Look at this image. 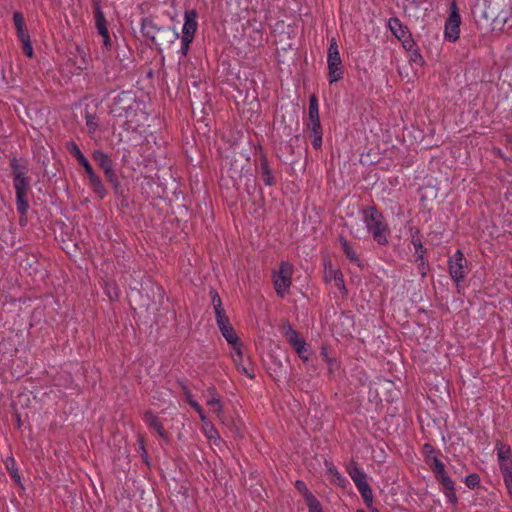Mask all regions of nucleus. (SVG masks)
I'll return each mask as SVG.
<instances>
[{
  "label": "nucleus",
  "instance_id": "nucleus-39",
  "mask_svg": "<svg viewBox=\"0 0 512 512\" xmlns=\"http://www.w3.org/2000/svg\"><path fill=\"white\" fill-rule=\"evenodd\" d=\"M443 493L447 499V502L451 505H456L457 502H458V498H457V495H456V490H455V487L453 488H450V489H445L443 490Z\"/></svg>",
  "mask_w": 512,
  "mask_h": 512
},
{
  "label": "nucleus",
  "instance_id": "nucleus-56",
  "mask_svg": "<svg viewBox=\"0 0 512 512\" xmlns=\"http://www.w3.org/2000/svg\"><path fill=\"white\" fill-rule=\"evenodd\" d=\"M186 396H187L188 404L192 407V403L197 402V401L193 399V397L189 391L186 392Z\"/></svg>",
  "mask_w": 512,
  "mask_h": 512
},
{
  "label": "nucleus",
  "instance_id": "nucleus-33",
  "mask_svg": "<svg viewBox=\"0 0 512 512\" xmlns=\"http://www.w3.org/2000/svg\"><path fill=\"white\" fill-rule=\"evenodd\" d=\"M104 290L110 300H117L119 298V289L115 283H106Z\"/></svg>",
  "mask_w": 512,
  "mask_h": 512
},
{
  "label": "nucleus",
  "instance_id": "nucleus-47",
  "mask_svg": "<svg viewBox=\"0 0 512 512\" xmlns=\"http://www.w3.org/2000/svg\"><path fill=\"white\" fill-rule=\"evenodd\" d=\"M417 260H419V264H418V271L419 273L421 274L422 277L426 276L427 274V270H428V262L427 260L425 259V257L423 258H417Z\"/></svg>",
  "mask_w": 512,
  "mask_h": 512
},
{
  "label": "nucleus",
  "instance_id": "nucleus-13",
  "mask_svg": "<svg viewBox=\"0 0 512 512\" xmlns=\"http://www.w3.org/2000/svg\"><path fill=\"white\" fill-rule=\"evenodd\" d=\"M143 419L148 427L153 429L161 439H163L165 442H169V433L164 429L162 422L156 414H154L152 411H147L144 414Z\"/></svg>",
  "mask_w": 512,
  "mask_h": 512
},
{
  "label": "nucleus",
  "instance_id": "nucleus-59",
  "mask_svg": "<svg viewBox=\"0 0 512 512\" xmlns=\"http://www.w3.org/2000/svg\"><path fill=\"white\" fill-rule=\"evenodd\" d=\"M246 191H247L249 194H251V189H250V188H248V186L246 187Z\"/></svg>",
  "mask_w": 512,
  "mask_h": 512
},
{
  "label": "nucleus",
  "instance_id": "nucleus-41",
  "mask_svg": "<svg viewBox=\"0 0 512 512\" xmlns=\"http://www.w3.org/2000/svg\"><path fill=\"white\" fill-rule=\"evenodd\" d=\"M192 41H193L192 38L181 37V47L178 50V53H180L182 56H186L189 51L190 44L192 43Z\"/></svg>",
  "mask_w": 512,
  "mask_h": 512
},
{
  "label": "nucleus",
  "instance_id": "nucleus-16",
  "mask_svg": "<svg viewBox=\"0 0 512 512\" xmlns=\"http://www.w3.org/2000/svg\"><path fill=\"white\" fill-rule=\"evenodd\" d=\"M347 473L353 480L356 487H359L367 482V475L364 470L355 462H351L347 467Z\"/></svg>",
  "mask_w": 512,
  "mask_h": 512
},
{
  "label": "nucleus",
  "instance_id": "nucleus-20",
  "mask_svg": "<svg viewBox=\"0 0 512 512\" xmlns=\"http://www.w3.org/2000/svg\"><path fill=\"white\" fill-rule=\"evenodd\" d=\"M339 242H340L341 248H342L345 256L347 257V259L351 263H354L357 266H361V260L358 257V255H357L356 251L354 250L353 246L349 243V241L345 237L340 236L339 237Z\"/></svg>",
  "mask_w": 512,
  "mask_h": 512
},
{
  "label": "nucleus",
  "instance_id": "nucleus-5",
  "mask_svg": "<svg viewBox=\"0 0 512 512\" xmlns=\"http://www.w3.org/2000/svg\"><path fill=\"white\" fill-rule=\"evenodd\" d=\"M294 267L287 261L279 264L278 270L272 272L274 289L278 297L284 298L290 291Z\"/></svg>",
  "mask_w": 512,
  "mask_h": 512
},
{
  "label": "nucleus",
  "instance_id": "nucleus-8",
  "mask_svg": "<svg viewBox=\"0 0 512 512\" xmlns=\"http://www.w3.org/2000/svg\"><path fill=\"white\" fill-rule=\"evenodd\" d=\"M450 9V15L445 22L444 37L450 42H455L459 39L461 24V16L455 0L451 3Z\"/></svg>",
  "mask_w": 512,
  "mask_h": 512
},
{
  "label": "nucleus",
  "instance_id": "nucleus-17",
  "mask_svg": "<svg viewBox=\"0 0 512 512\" xmlns=\"http://www.w3.org/2000/svg\"><path fill=\"white\" fill-rule=\"evenodd\" d=\"M387 26L398 40H401L402 38H405L406 35L410 34L408 27L404 25L398 17H391L388 20Z\"/></svg>",
  "mask_w": 512,
  "mask_h": 512
},
{
  "label": "nucleus",
  "instance_id": "nucleus-61",
  "mask_svg": "<svg viewBox=\"0 0 512 512\" xmlns=\"http://www.w3.org/2000/svg\"><path fill=\"white\" fill-rule=\"evenodd\" d=\"M17 424H18V426H20V425H21V420H20V418H18Z\"/></svg>",
  "mask_w": 512,
  "mask_h": 512
},
{
  "label": "nucleus",
  "instance_id": "nucleus-2",
  "mask_svg": "<svg viewBox=\"0 0 512 512\" xmlns=\"http://www.w3.org/2000/svg\"><path fill=\"white\" fill-rule=\"evenodd\" d=\"M361 217L373 240L378 245L388 246L391 230L382 212L374 205L368 206L361 210Z\"/></svg>",
  "mask_w": 512,
  "mask_h": 512
},
{
  "label": "nucleus",
  "instance_id": "nucleus-6",
  "mask_svg": "<svg viewBox=\"0 0 512 512\" xmlns=\"http://www.w3.org/2000/svg\"><path fill=\"white\" fill-rule=\"evenodd\" d=\"M327 67L328 80L330 84L336 83L343 78L344 68L342 65L338 44L334 37L330 40L329 48L327 51Z\"/></svg>",
  "mask_w": 512,
  "mask_h": 512
},
{
  "label": "nucleus",
  "instance_id": "nucleus-24",
  "mask_svg": "<svg viewBox=\"0 0 512 512\" xmlns=\"http://www.w3.org/2000/svg\"><path fill=\"white\" fill-rule=\"evenodd\" d=\"M359 493L361 494L366 506L372 511L373 506V492L368 483H365L359 487H357Z\"/></svg>",
  "mask_w": 512,
  "mask_h": 512
},
{
  "label": "nucleus",
  "instance_id": "nucleus-29",
  "mask_svg": "<svg viewBox=\"0 0 512 512\" xmlns=\"http://www.w3.org/2000/svg\"><path fill=\"white\" fill-rule=\"evenodd\" d=\"M285 336L292 347L296 346L299 342L304 341V339L299 337L298 332L290 325H288L285 329Z\"/></svg>",
  "mask_w": 512,
  "mask_h": 512
},
{
  "label": "nucleus",
  "instance_id": "nucleus-19",
  "mask_svg": "<svg viewBox=\"0 0 512 512\" xmlns=\"http://www.w3.org/2000/svg\"><path fill=\"white\" fill-rule=\"evenodd\" d=\"M325 280L327 282L334 281L335 286L338 289L345 290V283L343 274L339 269H334L332 265H329L325 270Z\"/></svg>",
  "mask_w": 512,
  "mask_h": 512
},
{
  "label": "nucleus",
  "instance_id": "nucleus-26",
  "mask_svg": "<svg viewBox=\"0 0 512 512\" xmlns=\"http://www.w3.org/2000/svg\"><path fill=\"white\" fill-rule=\"evenodd\" d=\"M104 174H105L108 182L113 186L115 192L118 193L121 189V184H120L119 178H118L116 172L114 171L113 167L110 169H106L104 171Z\"/></svg>",
  "mask_w": 512,
  "mask_h": 512
},
{
  "label": "nucleus",
  "instance_id": "nucleus-32",
  "mask_svg": "<svg viewBox=\"0 0 512 512\" xmlns=\"http://www.w3.org/2000/svg\"><path fill=\"white\" fill-rule=\"evenodd\" d=\"M6 468L9 471L10 476L16 481H20V475L18 473V469L16 468V463L13 458H8L6 460Z\"/></svg>",
  "mask_w": 512,
  "mask_h": 512
},
{
  "label": "nucleus",
  "instance_id": "nucleus-4",
  "mask_svg": "<svg viewBox=\"0 0 512 512\" xmlns=\"http://www.w3.org/2000/svg\"><path fill=\"white\" fill-rule=\"evenodd\" d=\"M495 449L505 487L508 493L512 495V449L509 445L500 441L496 443Z\"/></svg>",
  "mask_w": 512,
  "mask_h": 512
},
{
  "label": "nucleus",
  "instance_id": "nucleus-28",
  "mask_svg": "<svg viewBox=\"0 0 512 512\" xmlns=\"http://www.w3.org/2000/svg\"><path fill=\"white\" fill-rule=\"evenodd\" d=\"M206 404L210 407L213 413L217 414V416L220 417L223 411V404L219 397L212 395V397L206 401Z\"/></svg>",
  "mask_w": 512,
  "mask_h": 512
},
{
  "label": "nucleus",
  "instance_id": "nucleus-10",
  "mask_svg": "<svg viewBox=\"0 0 512 512\" xmlns=\"http://www.w3.org/2000/svg\"><path fill=\"white\" fill-rule=\"evenodd\" d=\"M77 161L84 168L93 192L97 194L101 199L105 198L107 195V190L103 185L101 178L95 173L88 159L84 156Z\"/></svg>",
  "mask_w": 512,
  "mask_h": 512
},
{
  "label": "nucleus",
  "instance_id": "nucleus-48",
  "mask_svg": "<svg viewBox=\"0 0 512 512\" xmlns=\"http://www.w3.org/2000/svg\"><path fill=\"white\" fill-rule=\"evenodd\" d=\"M216 323H217L218 328L220 330L225 328V327H227V326H229V325H231L230 321H229V318L226 315L217 317L216 318Z\"/></svg>",
  "mask_w": 512,
  "mask_h": 512
},
{
  "label": "nucleus",
  "instance_id": "nucleus-57",
  "mask_svg": "<svg viewBox=\"0 0 512 512\" xmlns=\"http://www.w3.org/2000/svg\"><path fill=\"white\" fill-rule=\"evenodd\" d=\"M157 40L161 43V45L164 44V42H168L166 35H161V36L157 35Z\"/></svg>",
  "mask_w": 512,
  "mask_h": 512
},
{
  "label": "nucleus",
  "instance_id": "nucleus-11",
  "mask_svg": "<svg viewBox=\"0 0 512 512\" xmlns=\"http://www.w3.org/2000/svg\"><path fill=\"white\" fill-rule=\"evenodd\" d=\"M232 360L238 371L250 379L255 377V369L249 358H245L241 348H235L231 352Z\"/></svg>",
  "mask_w": 512,
  "mask_h": 512
},
{
  "label": "nucleus",
  "instance_id": "nucleus-30",
  "mask_svg": "<svg viewBox=\"0 0 512 512\" xmlns=\"http://www.w3.org/2000/svg\"><path fill=\"white\" fill-rule=\"evenodd\" d=\"M430 462L431 470L435 474L436 479L446 474L445 465L439 458H435L433 461Z\"/></svg>",
  "mask_w": 512,
  "mask_h": 512
},
{
  "label": "nucleus",
  "instance_id": "nucleus-42",
  "mask_svg": "<svg viewBox=\"0 0 512 512\" xmlns=\"http://www.w3.org/2000/svg\"><path fill=\"white\" fill-rule=\"evenodd\" d=\"M13 21H14V25H15L16 30H21V28L25 27L24 17H23V14L21 12L16 11L13 14Z\"/></svg>",
  "mask_w": 512,
  "mask_h": 512
},
{
  "label": "nucleus",
  "instance_id": "nucleus-3",
  "mask_svg": "<svg viewBox=\"0 0 512 512\" xmlns=\"http://www.w3.org/2000/svg\"><path fill=\"white\" fill-rule=\"evenodd\" d=\"M10 167L16 194L17 212L21 216H26L29 210L28 194L30 192V179L27 176L28 170L17 158L11 160Z\"/></svg>",
  "mask_w": 512,
  "mask_h": 512
},
{
  "label": "nucleus",
  "instance_id": "nucleus-44",
  "mask_svg": "<svg viewBox=\"0 0 512 512\" xmlns=\"http://www.w3.org/2000/svg\"><path fill=\"white\" fill-rule=\"evenodd\" d=\"M209 294L211 297V303H212L213 308L222 305V300H221L218 292L215 289H213V288L210 289Z\"/></svg>",
  "mask_w": 512,
  "mask_h": 512
},
{
  "label": "nucleus",
  "instance_id": "nucleus-37",
  "mask_svg": "<svg viewBox=\"0 0 512 512\" xmlns=\"http://www.w3.org/2000/svg\"><path fill=\"white\" fill-rule=\"evenodd\" d=\"M305 503L309 512H323L321 504L315 496L306 500Z\"/></svg>",
  "mask_w": 512,
  "mask_h": 512
},
{
  "label": "nucleus",
  "instance_id": "nucleus-43",
  "mask_svg": "<svg viewBox=\"0 0 512 512\" xmlns=\"http://www.w3.org/2000/svg\"><path fill=\"white\" fill-rule=\"evenodd\" d=\"M437 480L442 484L443 490L450 489L454 487V482L452 479L446 474L442 475L441 477L437 478Z\"/></svg>",
  "mask_w": 512,
  "mask_h": 512
},
{
  "label": "nucleus",
  "instance_id": "nucleus-7",
  "mask_svg": "<svg viewBox=\"0 0 512 512\" xmlns=\"http://www.w3.org/2000/svg\"><path fill=\"white\" fill-rule=\"evenodd\" d=\"M141 32L146 38L151 39V41L157 46L161 45L157 40V35H166L168 43H173L179 37V33L176 30L171 27H157V25L148 18L142 20Z\"/></svg>",
  "mask_w": 512,
  "mask_h": 512
},
{
  "label": "nucleus",
  "instance_id": "nucleus-31",
  "mask_svg": "<svg viewBox=\"0 0 512 512\" xmlns=\"http://www.w3.org/2000/svg\"><path fill=\"white\" fill-rule=\"evenodd\" d=\"M293 348L295 349V351L297 352L298 356L303 360V361H308L309 360V350H308V347H307V344L304 341H301L299 342L296 346H293Z\"/></svg>",
  "mask_w": 512,
  "mask_h": 512
},
{
  "label": "nucleus",
  "instance_id": "nucleus-52",
  "mask_svg": "<svg viewBox=\"0 0 512 512\" xmlns=\"http://www.w3.org/2000/svg\"><path fill=\"white\" fill-rule=\"evenodd\" d=\"M214 312H215V317L216 318L219 317V316L226 315L225 309H224L223 305L218 306V307H214Z\"/></svg>",
  "mask_w": 512,
  "mask_h": 512
},
{
  "label": "nucleus",
  "instance_id": "nucleus-36",
  "mask_svg": "<svg viewBox=\"0 0 512 512\" xmlns=\"http://www.w3.org/2000/svg\"><path fill=\"white\" fill-rule=\"evenodd\" d=\"M66 147L71 155L76 158V160L84 157V154L81 152L80 148L74 141L67 142Z\"/></svg>",
  "mask_w": 512,
  "mask_h": 512
},
{
  "label": "nucleus",
  "instance_id": "nucleus-53",
  "mask_svg": "<svg viewBox=\"0 0 512 512\" xmlns=\"http://www.w3.org/2000/svg\"><path fill=\"white\" fill-rule=\"evenodd\" d=\"M321 355H322V357H323L325 362L327 361V358H330L329 355H328L327 348L325 346L321 347Z\"/></svg>",
  "mask_w": 512,
  "mask_h": 512
},
{
  "label": "nucleus",
  "instance_id": "nucleus-1",
  "mask_svg": "<svg viewBox=\"0 0 512 512\" xmlns=\"http://www.w3.org/2000/svg\"><path fill=\"white\" fill-rule=\"evenodd\" d=\"M109 114L127 132H136L147 120L145 104L133 91H122L112 99Z\"/></svg>",
  "mask_w": 512,
  "mask_h": 512
},
{
  "label": "nucleus",
  "instance_id": "nucleus-21",
  "mask_svg": "<svg viewBox=\"0 0 512 512\" xmlns=\"http://www.w3.org/2000/svg\"><path fill=\"white\" fill-rule=\"evenodd\" d=\"M92 158L103 171L113 167L112 160L109 155L101 150H95L92 154Z\"/></svg>",
  "mask_w": 512,
  "mask_h": 512
},
{
  "label": "nucleus",
  "instance_id": "nucleus-38",
  "mask_svg": "<svg viewBox=\"0 0 512 512\" xmlns=\"http://www.w3.org/2000/svg\"><path fill=\"white\" fill-rule=\"evenodd\" d=\"M400 41L402 43L403 48L408 52H411L417 48V45L413 40L411 33L406 35L405 38H402Z\"/></svg>",
  "mask_w": 512,
  "mask_h": 512
},
{
  "label": "nucleus",
  "instance_id": "nucleus-34",
  "mask_svg": "<svg viewBox=\"0 0 512 512\" xmlns=\"http://www.w3.org/2000/svg\"><path fill=\"white\" fill-rule=\"evenodd\" d=\"M295 488L302 494L305 501L314 496L307 488L306 483L302 480H297L295 482Z\"/></svg>",
  "mask_w": 512,
  "mask_h": 512
},
{
  "label": "nucleus",
  "instance_id": "nucleus-14",
  "mask_svg": "<svg viewBox=\"0 0 512 512\" xmlns=\"http://www.w3.org/2000/svg\"><path fill=\"white\" fill-rule=\"evenodd\" d=\"M198 27L197 12L195 9L186 10L184 13V24L182 27V37L194 39Z\"/></svg>",
  "mask_w": 512,
  "mask_h": 512
},
{
  "label": "nucleus",
  "instance_id": "nucleus-60",
  "mask_svg": "<svg viewBox=\"0 0 512 512\" xmlns=\"http://www.w3.org/2000/svg\"><path fill=\"white\" fill-rule=\"evenodd\" d=\"M372 512H380L377 508H372Z\"/></svg>",
  "mask_w": 512,
  "mask_h": 512
},
{
  "label": "nucleus",
  "instance_id": "nucleus-50",
  "mask_svg": "<svg viewBox=\"0 0 512 512\" xmlns=\"http://www.w3.org/2000/svg\"><path fill=\"white\" fill-rule=\"evenodd\" d=\"M192 408L198 413L201 421L205 422L206 416H205L204 410L202 409L200 404L198 402H194V403H192Z\"/></svg>",
  "mask_w": 512,
  "mask_h": 512
},
{
  "label": "nucleus",
  "instance_id": "nucleus-9",
  "mask_svg": "<svg viewBox=\"0 0 512 512\" xmlns=\"http://www.w3.org/2000/svg\"><path fill=\"white\" fill-rule=\"evenodd\" d=\"M466 265L467 261L464 258V255L461 250H457L452 257L448 260V268H449V274L451 278L456 282L459 283L462 281L466 274Z\"/></svg>",
  "mask_w": 512,
  "mask_h": 512
},
{
  "label": "nucleus",
  "instance_id": "nucleus-49",
  "mask_svg": "<svg viewBox=\"0 0 512 512\" xmlns=\"http://www.w3.org/2000/svg\"><path fill=\"white\" fill-rule=\"evenodd\" d=\"M23 44V52L29 58L33 57V47L31 45V40L22 42Z\"/></svg>",
  "mask_w": 512,
  "mask_h": 512
},
{
  "label": "nucleus",
  "instance_id": "nucleus-54",
  "mask_svg": "<svg viewBox=\"0 0 512 512\" xmlns=\"http://www.w3.org/2000/svg\"><path fill=\"white\" fill-rule=\"evenodd\" d=\"M216 436H218V432L214 428H211L210 431L207 433V437L209 439H213Z\"/></svg>",
  "mask_w": 512,
  "mask_h": 512
},
{
  "label": "nucleus",
  "instance_id": "nucleus-55",
  "mask_svg": "<svg viewBox=\"0 0 512 512\" xmlns=\"http://www.w3.org/2000/svg\"><path fill=\"white\" fill-rule=\"evenodd\" d=\"M186 396H187L188 404L192 407V403L197 402V401L193 399V397L189 391L186 392Z\"/></svg>",
  "mask_w": 512,
  "mask_h": 512
},
{
  "label": "nucleus",
  "instance_id": "nucleus-51",
  "mask_svg": "<svg viewBox=\"0 0 512 512\" xmlns=\"http://www.w3.org/2000/svg\"><path fill=\"white\" fill-rule=\"evenodd\" d=\"M17 36L21 42L30 40L29 33L26 31L25 27L21 28V30H16Z\"/></svg>",
  "mask_w": 512,
  "mask_h": 512
},
{
  "label": "nucleus",
  "instance_id": "nucleus-35",
  "mask_svg": "<svg viewBox=\"0 0 512 512\" xmlns=\"http://www.w3.org/2000/svg\"><path fill=\"white\" fill-rule=\"evenodd\" d=\"M422 450H423V454L427 461L430 462V461H433L435 458H438L437 452L431 444L425 443L423 445Z\"/></svg>",
  "mask_w": 512,
  "mask_h": 512
},
{
  "label": "nucleus",
  "instance_id": "nucleus-12",
  "mask_svg": "<svg viewBox=\"0 0 512 512\" xmlns=\"http://www.w3.org/2000/svg\"><path fill=\"white\" fill-rule=\"evenodd\" d=\"M93 7L95 13L96 28L98 33L102 36L104 44L107 46L110 44V36L104 13L100 7V0H93Z\"/></svg>",
  "mask_w": 512,
  "mask_h": 512
},
{
  "label": "nucleus",
  "instance_id": "nucleus-58",
  "mask_svg": "<svg viewBox=\"0 0 512 512\" xmlns=\"http://www.w3.org/2000/svg\"><path fill=\"white\" fill-rule=\"evenodd\" d=\"M330 472L334 473L335 475H338L339 479L341 478V476L339 475V473L336 469H334V470L330 469Z\"/></svg>",
  "mask_w": 512,
  "mask_h": 512
},
{
  "label": "nucleus",
  "instance_id": "nucleus-45",
  "mask_svg": "<svg viewBox=\"0 0 512 512\" xmlns=\"http://www.w3.org/2000/svg\"><path fill=\"white\" fill-rule=\"evenodd\" d=\"M326 364L328 366V371L330 374H334L339 370L340 365L338 361L334 358H327Z\"/></svg>",
  "mask_w": 512,
  "mask_h": 512
},
{
  "label": "nucleus",
  "instance_id": "nucleus-27",
  "mask_svg": "<svg viewBox=\"0 0 512 512\" xmlns=\"http://www.w3.org/2000/svg\"><path fill=\"white\" fill-rule=\"evenodd\" d=\"M418 234H419V230L416 229L415 233L412 234V244L414 246L415 255L417 256V258H423L426 253V248L423 246L421 240L416 237V235H418Z\"/></svg>",
  "mask_w": 512,
  "mask_h": 512
},
{
  "label": "nucleus",
  "instance_id": "nucleus-46",
  "mask_svg": "<svg viewBox=\"0 0 512 512\" xmlns=\"http://www.w3.org/2000/svg\"><path fill=\"white\" fill-rule=\"evenodd\" d=\"M410 53H411L410 59L412 62H414L418 65H423L424 59H423L421 53L419 52L418 48L414 49Z\"/></svg>",
  "mask_w": 512,
  "mask_h": 512
},
{
  "label": "nucleus",
  "instance_id": "nucleus-23",
  "mask_svg": "<svg viewBox=\"0 0 512 512\" xmlns=\"http://www.w3.org/2000/svg\"><path fill=\"white\" fill-rule=\"evenodd\" d=\"M320 121L319 104L315 95L309 97L308 122Z\"/></svg>",
  "mask_w": 512,
  "mask_h": 512
},
{
  "label": "nucleus",
  "instance_id": "nucleus-40",
  "mask_svg": "<svg viewBox=\"0 0 512 512\" xmlns=\"http://www.w3.org/2000/svg\"><path fill=\"white\" fill-rule=\"evenodd\" d=\"M479 483H480V477L476 473H472V474L466 476V478H465V484L471 489L477 487L479 485Z\"/></svg>",
  "mask_w": 512,
  "mask_h": 512
},
{
  "label": "nucleus",
  "instance_id": "nucleus-25",
  "mask_svg": "<svg viewBox=\"0 0 512 512\" xmlns=\"http://www.w3.org/2000/svg\"><path fill=\"white\" fill-rule=\"evenodd\" d=\"M85 123L90 135L96 133L99 129V118L95 113L86 112Z\"/></svg>",
  "mask_w": 512,
  "mask_h": 512
},
{
  "label": "nucleus",
  "instance_id": "nucleus-18",
  "mask_svg": "<svg viewBox=\"0 0 512 512\" xmlns=\"http://www.w3.org/2000/svg\"><path fill=\"white\" fill-rule=\"evenodd\" d=\"M259 173L265 185L272 186L275 184V178L271 168L269 167L267 158L265 155H261L259 164Z\"/></svg>",
  "mask_w": 512,
  "mask_h": 512
},
{
  "label": "nucleus",
  "instance_id": "nucleus-62",
  "mask_svg": "<svg viewBox=\"0 0 512 512\" xmlns=\"http://www.w3.org/2000/svg\"><path fill=\"white\" fill-rule=\"evenodd\" d=\"M356 512H365V511H364V510H362V509H359V510H357Z\"/></svg>",
  "mask_w": 512,
  "mask_h": 512
},
{
  "label": "nucleus",
  "instance_id": "nucleus-15",
  "mask_svg": "<svg viewBox=\"0 0 512 512\" xmlns=\"http://www.w3.org/2000/svg\"><path fill=\"white\" fill-rule=\"evenodd\" d=\"M306 131L308 137L311 140V144L315 150H318L322 146V126L320 121H313L306 123Z\"/></svg>",
  "mask_w": 512,
  "mask_h": 512
},
{
  "label": "nucleus",
  "instance_id": "nucleus-22",
  "mask_svg": "<svg viewBox=\"0 0 512 512\" xmlns=\"http://www.w3.org/2000/svg\"><path fill=\"white\" fill-rule=\"evenodd\" d=\"M223 337L226 339L228 344L232 346V351L235 350V348H241V344L239 343V338L236 335L233 327L231 325L223 328L220 330Z\"/></svg>",
  "mask_w": 512,
  "mask_h": 512
}]
</instances>
